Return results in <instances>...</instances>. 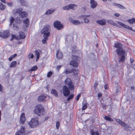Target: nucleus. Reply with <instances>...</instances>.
Returning a JSON list of instances; mask_svg holds the SVG:
<instances>
[{
    "mask_svg": "<svg viewBox=\"0 0 135 135\" xmlns=\"http://www.w3.org/2000/svg\"><path fill=\"white\" fill-rule=\"evenodd\" d=\"M122 45L119 43L115 44L114 47L117 48L116 52L119 55L117 60L119 62H124L125 60V51L122 48Z\"/></svg>",
    "mask_w": 135,
    "mask_h": 135,
    "instance_id": "nucleus-1",
    "label": "nucleus"
},
{
    "mask_svg": "<svg viewBox=\"0 0 135 135\" xmlns=\"http://www.w3.org/2000/svg\"><path fill=\"white\" fill-rule=\"evenodd\" d=\"M50 26L49 25L45 26L42 30L41 32L44 37L42 40L43 43H46V41L48 39L50 35Z\"/></svg>",
    "mask_w": 135,
    "mask_h": 135,
    "instance_id": "nucleus-2",
    "label": "nucleus"
},
{
    "mask_svg": "<svg viewBox=\"0 0 135 135\" xmlns=\"http://www.w3.org/2000/svg\"><path fill=\"white\" fill-rule=\"evenodd\" d=\"M33 111L35 113L39 116L43 115L45 113L44 108L42 105L41 104H37L36 105Z\"/></svg>",
    "mask_w": 135,
    "mask_h": 135,
    "instance_id": "nucleus-3",
    "label": "nucleus"
},
{
    "mask_svg": "<svg viewBox=\"0 0 135 135\" xmlns=\"http://www.w3.org/2000/svg\"><path fill=\"white\" fill-rule=\"evenodd\" d=\"M31 127L34 128L38 125V120L37 118H33L28 123Z\"/></svg>",
    "mask_w": 135,
    "mask_h": 135,
    "instance_id": "nucleus-4",
    "label": "nucleus"
},
{
    "mask_svg": "<svg viewBox=\"0 0 135 135\" xmlns=\"http://www.w3.org/2000/svg\"><path fill=\"white\" fill-rule=\"evenodd\" d=\"M65 82L66 83V84L69 87V88L71 90H73L74 89V86L70 79L67 78L65 80Z\"/></svg>",
    "mask_w": 135,
    "mask_h": 135,
    "instance_id": "nucleus-5",
    "label": "nucleus"
},
{
    "mask_svg": "<svg viewBox=\"0 0 135 135\" xmlns=\"http://www.w3.org/2000/svg\"><path fill=\"white\" fill-rule=\"evenodd\" d=\"M73 59V60H71L70 62V65L74 67H77L78 64L76 61L78 60V58L76 56H74Z\"/></svg>",
    "mask_w": 135,
    "mask_h": 135,
    "instance_id": "nucleus-6",
    "label": "nucleus"
},
{
    "mask_svg": "<svg viewBox=\"0 0 135 135\" xmlns=\"http://www.w3.org/2000/svg\"><path fill=\"white\" fill-rule=\"evenodd\" d=\"M54 27L58 30H61L63 28V25L61 24L60 22L58 21L54 22Z\"/></svg>",
    "mask_w": 135,
    "mask_h": 135,
    "instance_id": "nucleus-7",
    "label": "nucleus"
},
{
    "mask_svg": "<svg viewBox=\"0 0 135 135\" xmlns=\"http://www.w3.org/2000/svg\"><path fill=\"white\" fill-rule=\"evenodd\" d=\"M63 94L64 96L68 97L70 94V92L68 88L65 85L62 88Z\"/></svg>",
    "mask_w": 135,
    "mask_h": 135,
    "instance_id": "nucleus-8",
    "label": "nucleus"
},
{
    "mask_svg": "<svg viewBox=\"0 0 135 135\" xmlns=\"http://www.w3.org/2000/svg\"><path fill=\"white\" fill-rule=\"evenodd\" d=\"M77 7V5L74 4H70L67 5L63 7V9L64 10H68L70 9L74 10L75 9L74 7Z\"/></svg>",
    "mask_w": 135,
    "mask_h": 135,
    "instance_id": "nucleus-9",
    "label": "nucleus"
},
{
    "mask_svg": "<svg viewBox=\"0 0 135 135\" xmlns=\"http://www.w3.org/2000/svg\"><path fill=\"white\" fill-rule=\"evenodd\" d=\"M25 128L23 126L21 127L20 131L16 133V135H25Z\"/></svg>",
    "mask_w": 135,
    "mask_h": 135,
    "instance_id": "nucleus-10",
    "label": "nucleus"
},
{
    "mask_svg": "<svg viewBox=\"0 0 135 135\" xmlns=\"http://www.w3.org/2000/svg\"><path fill=\"white\" fill-rule=\"evenodd\" d=\"M10 33L9 31H4L2 33L1 37L5 38L8 37Z\"/></svg>",
    "mask_w": 135,
    "mask_h": 135,
    "instance_id": "nucleus-11",
    "label": "nucleus"
},
{
    "mask_svg": "<svg viewBox=\"0 0 135 135\" xmlns=\"http://www.w3.org/2000/svg\"><path fill=\"white\" fill-rule=\"evenodd\" d=\"M117 23L118 25H120L121 26H122L123 27H124L125 28H126L128 29L129 30H132L133 31H135V30H133L132 27H130L129 26L126 25L120 22H117Z\"/></svg>",
    "mask_w": 135,
    "mask_h": 135,
    "instance_id": "nucleus-12",
    "label": "nucleus"
},
{
    "mask_svg": "<svg viewBox=\"0 0 135 135\" xmlns=\"http://www.w3.org/2000/svg\"><path fill=\"white\" fill-rule=\"evenodd\" d=\"M90 3L91 4V7L92 8H95L97 5V2L94 0H90Z\"/></svg>",
    "mask_w": 135,
    "mask_h": 135,
    "instance_id": "nucleus-13",
    "label": "nucleus"
},
{
    "mask_svg": "<svg viewBox=\"0 0 135 135\" xmlns=\"http://www.w3.org/2000/svg\"><path fill=\"white\" fill-rule=\"evenodd\" d=\"M25 120V114L23 113H22L20 116V121L21 123L23 124Z\"/></svg>",
    "mask_w": 135,
    "mask_h": 135,
    "instance_id": "nucleus-14",
    "label": "nucleus"
},
{
    "mask_svg": "<svg viewBox=\"0 0 135 135\" xmlns=\"http://www.w3.org/2000/svg\"><path fill=\"white\" fill-rule=\"evenodd\" d=\"M56 10L55 9H50L48 10L45 13V14L47 15H49L50 14H51L53 13Z\"/></svg>",
    "mask_w": 135,
    "mask_h": 135,
    "instance_id": "nucleus-15",
    "label": "nucleus"
},
{
    "mask_svg": "<svg viewBox=\"0 0 135 135\" xmlns=\"http://www.w3.org/2000/svg\"><path fill=\"white\" fill-rule=\"evenodd\" d=\"M56 56L57 59L61 58L62 56V54L60 50H58L56 54Z\"/></svg>",
    "mask_w": 135,
    "mask_h": 135,
    "instance_id": "nucleus-16",
    "label": "nucleus"
},
{
    "mask_svg": "<svg viewBox=\"0 0 135 135\" xmlns=\"http://www.w3.org/2000/svg\"><path fill=\"white\" fill-rule=\"evenodd\" d=\"M22 8H18L16 9H15L13 11V14H15L18 13H20L22 11Z\"/></svg>",
    "mask_w": 135,
    "mask_h": 135,
    "instance_id": "nucleus-17",
    "label": "nucleus"
},
{
    "mask_svg": "<svg viewBox=\"0 0 135 135\" xmlns=\"http://www.w3.org/2000/svg\"><path fill=\"white\" fill-rule=\"evenodd\" d=\"M113 5L117 7L120 9H126V8L124 7L123 6L119 4H117L115 3H114L113 4Z\"/></svg>",
    "mask_w": 135,
    "mask_h": 135,
    "instance_id": "nucleus-18",
    "label": "nucleus"
},
{
    "mask_svg": "<svg viewBox=\"0 0 135 135\" xmlns=\"http://www.w3.org/2000/svg\"><path fill=\"white\" fill-rule=\"evenodd\" d=\"M45 96L41 95L38 98L37 100L38 101L41 102L43 101L45 99Z\"/></svg>",
    "mask_w": 135,
    "mask_h": 135,
    "instance_id": "nucleus-19",
    "label": "nucleus"
},
{
    "mask_svg": "<svg viewBox=\"0 0 135 135\" xmlns=\"http://www.w3.org/2000/svg\"><path fill=\"white\" fill-rule=\"evenodd\" d=\"M72 70V73H73V75L74 76H76L79 73V70L78 69H76L74 68H73L71 69Z\"/></svg>",
    "mask_w": 135,
    "mask_h": 135,
    "instance_id": "nucleus-20",
    "label": "nucleus"
},
{
    "mask_svg": "<svg viewBox=\"0 0 135 135\" xmlns=\"http://www.w3.org/2000/svg\"><path fill=\"white\" fill-rule=\"evenodd\" d=\"M97 22L101 25H104L105 24V21L102 20L97 21Z\"/></svg>",
    "mask_w": 135,
    "mask_h": 135,
    "instance_id": "nucleus-21",
    "label": "nucleus"
},
{
    "mask_svg": "<svg viewBox=\"0 0 135 135\" xmlns=\"http://www.w3.org/2000/svg\"><path fill=\"white\" fill-rule=\"evenodd\" d=\"M71 22L74 25H79L80 24V22L78 20H72Z\"/></svg>",
    "mask_w": 135,
    "mask_h": 135,
    "instance_id": "nucleus-22",
    "label": "nucleus"
},
{
    "mask_svg": "<svg viewBox=\"0 0 135 135\" xmlns=\"http://www.w3.org/2000/svg\"><path fill=\"white\" fill-rule=\"evenodd\" d=\"M51 93V94L54 95L56 97H57L58 96L57 91L55 90L52 89Z\"/></svg>",
    "mask_w": 135,
    "mask_h": 135,
    "instance_id": "nucleus-23",
    "label": "nucleus"
},
{
    "mask_svg": "<svg viewBox=\"0 0 135 135\" xmlns=\"http://www.w3.org/2000/svg\"><path fill=\"white\" fill-rule=\"evenodd\" d=\"M27 15L26 12L24 11L22 12L20 14V16L21 18L24 17H26Z\"/></svg>",
    "mask_w": 135,
    "mask_h": 135,
    "instance_id": "nucleus-24",
    "label": "nucleus"
},
{
    "mask_svg": "<svg viewBox=\"0 0 135 135\" xmlns=\"http://www.w3.org/2000/svg\"><path fill=\"white\" fill-rule=\"evenodd\" d=\"M17 64L16 61H14L12 62L11 64L10 67V68L15 67L16 66Z\"/></svg>",
    "mask_w": 135,
    "mask_h": 135,
    "instance_id": "nucleus-25",
    "label": "nucleus"
},
{
    "mask_svg": "<svg viewBox=\"0 0 135 135\" xmlns=\"http://www.w3.org/2000/svg\"><path fill=\"white\" fill-rule=\"evenodd\" d=\"M19 36L20 38L22 39H23L25 37V33L23 32H20L19 33Z\"/></svg>",
    "mask_w": 135,
    "mask_h": 135,
    "instance_id": "nucleus-26",
    "label": "nucleus"
},
{
    "mask_svg": "<svg viewBox=\"0 0 135 135\" xmlns=\"http://www.w3.org/2000/svg\"><path fill=\"white\" fill-rule=\"evenodd\" d=\"M127 21L130 24H132L133 22H135V18H132L131 19H129Z\"/></svg>",
    "mask_w": 135,
    "mask_h": 135,
    "instance_id": "nucleus-27",
    "label": "nucleus"
},
{
    "mask_svg": "<svg viewBox=\"0 0 135 135\" xmlns=\"http://www.w3.org/2000/svg\"><path fill=\"white\" fill-rule=\"evenodd\" d=\"M21 4L23 6H26L27 4V2L24 0H20Z\"/></svg>",
    "mask_w": 135,
    "mask_h": 135,
    "instance_id": "nucleus-28",
    "label": "nucleus"
},
{
    "mask_svg": "<svg viewBox=\"0 0 135 135\" xmlns=\"http://www.w3.org/2000/svg\"><path fill=\"white\" fill-rule=\"evenodd\" d=\"M23 22L26 24V26L27 27L28 26L29 20L28 18H27L25 20L23 21Z\"/></svg>",
    "mask_w": 135,
    "mask_h": 135,
    "instance_id": "nucleus-29",
    "label": "nucleus"
},
{
    "mask_svg": "<svg viewBox=\"0 0 135 135\" xmlns=\"http://www.w3.org/2000/svg\"><path fill=\"white\" fill-rule=\"evenodd\" d=\"M90 132L92 135H99V133L98 131L95 132L93 130H91Z\"/></svg>",
    "mask_w": 135,
    "mask_h": 135,
    "instance_id": "nucleus-30",
    "label": "nucleus"
},
{
    "mask_svg": "<svg viewBox=\"0 0 135 135\" xmlns=\"http://www.w3.org/2000/svg\"><path fill=\"white\" fill-rule=\"evenodd\" d=\"M104 118L105 120L110 121H112L113 120L112 119L110 118L107 116H105L104 117Z\"/></svg>",
    "mask_w": 135,
    "mask_h": 135,
    "instance_id": "nucleus-31",
    "label": "nucleus"
},
{
    "mask_svg": "<svg viewBox=\"0 0 135 135\" xmlns=\"http://www.w3.org/2000/svg\"><path fill=\"white\" fill-rule=\"evenodd\" d=\"M5 8V6L1 3H0V9L1 10H4Z\"/></svg>",
    "mask_w": 135,
    "mask_h": 135,
    "instance_id": "nucleus-32",
    "label": "nucleus"
},
{
    "mask_svg": "<svg viewBox=\"0 0 135 135\" xmlns=\"http://www.w3.org/2000/svg\"><path fill=\"white\" fill-rule=\"evenodd\" d=\"M15 22L17 23H20V17H16L15 19Z\"/></svg>",
    "mask_w": 135,
    "mask_h": 135,
    "instance_id": "nucleus-33",
    "label": "nucleus"
},
{
    "mask_svg": "<svg viewBox=\"0 0 135 135\" xmlns=\"http://www.w3.org/2000/svg\"><path fill=\"white\" fill-rule=\"evenodd\" d=\"M35 54L37 55L36 60L38 59L40 57V53L37 50L35 51Z\"/></svg>",
    "mask_w": 135,
    "mask_h": 135,
    "instance_id": "nucleus-34",
    "label": "nucleus"
},
{
    "mask_svg": "<svg viewBox=\"0 0 135 135\" xmlns=\"http://www.w3.org/2000/svg\"><path fill=\"white\" fill-rule=\"evenodd\" d=\"M74 97V95L73 94L70 95L67 98V100L68 101H69L70 99H72Z\"/></svg>",
    "mask_w": 135,
    "mask_h": 135,
    "instance_id": "nucleus-35",
    "label": "nucleus"
},
{
    "mask_svg": "<svg viewBox=\"0 0 135 135\" xmlns=\"http://www.w3.org/2000/svg\"><path fill=\"white\" fill-rule=\"evenodd\" d=\"M15 20V19L13 17H11V18L10 19V23L9 24V26H11L12 24L13 23V21Z\"/></svg>",
    "mask_w": 135,
    "mask_h": 135,
    "instance_id": "nucleus-36",
    "label": "nucleus"
},
{
    "mask_svg": "<svg viewBox=\"0 0 135 135\" xmlns=\"http://www.w3.org/2000/svg\"><path fill=\"white\" fill-rule=\"evenodd\" d=\"M120 124L121 126L125 128L127 127H128V125L126 124L122 121L120 123Z\"/></svg>",
    "mask_w": 135,
    "mask_h": 135,
    "instance_id": "nucleus-37",
    "label": "nucleus"
},
{
    "mask_svg": "<svg viewBox=\"0 0 135 135\" xmlns=\"http://www.w3.org/2000/svg\"><path fill=\"white\" fill-rule=\"evenodd\" d=\"M13 28L15 30H18L19 29V27H18L17 25V24H13Z\"/></svg>",
    "mask_w": 135,
    "mask_h": 135,
    "instance_id": "nucleus-38",
    "label": "nucleus"
},
{
    "mask_svg": "<svg viewBox=\"0 0 135 135\" xmlns=\"http://www.w3.org/2000/svg\"><path fill=\"white\" fill-rule=\"evenodd\" d=\"M37 69V67L36 66H33L31 69V70L32 71H35Z\"/></svg>",
    "mask_w": 135,
    "mask_h": 135,
    "instance_id": "nucleus-39",
    "label": "nucleus"
},
{
    "mask_svg": "<svg viewBox=\"0 0 135 135\" xmlns=\"http://www.w3.org/2000/svg\"><path fill=\"white\" fill-rule=\"evenodd\" d=\"M34 56L32 54L30 53L28 56V58L30 59V58L33 59V58Z\"/></svg>",
    "mask_w": 135,
    "mask_h": 135,
    "instance_id": "nucleus-40",
    "label": "nucleus"
},
{
    "mask_svg": "<svg viewBox=\"0 0 135 135\" xmlns=\"http://www.w3.org/2000/svg\"><path fill=\"white\" fill-rule=\"evenodd\" d=\"M83 107L82 108V110H85L87 108V106L86 104H83Z\"/></svg>",
    "mask_w": 135,
    "mask_h": 135,
    "instance_id": "nucleus-41",
    "label": "nucleus"
},
{
    "mask_svg": "<svg viewBox=\"0 0 135 135\" xmlns=\"http://www.w3.org/2000/svg\"><path fill=\"white\" fill-rule=\"evenodd\" d=\"M65 73L66 74H70L72 73V70H66L65 71Z\"/></svg>",
    "mask_w": 135,
    "mask_h": 135,
    "instance_id": "nucleus-42",
    "label": "nucleus"
},
{
    "mask_svg": "<svg viewBox=\"0 0 135 135\" xmlns=\"http://www.w3.org/2000/svg\"><path fill=\"white\" fill-rule=\"evenodd\" d=\"M52 74V73L51 71H49L48 72L47 76L48 78H50L51 77V75Z\"/></svg>",
    "mask_w": 135,
    "mask_h": 135,
    "instance_id": "nucleus-43",
    "label": "nucleus"
},
{
    "mask_svg": "<svg viewBox=\"0 0 135 135\" xmlns=\"http://www.w3.org/2000/svg\"><path fill=\"white\" fill-rule=\"evenodd\" d=\"M83 20L84 21L85 23H88L89 22V20L88 19L86 18H83Z\"/></svg>",
    "mask_w": 135,
    "mask_h": 135,
    "instance_id": "nucleus-44",
    "label": "nucleus"
},
{
    "mask_svg": "<svg viewBox=\"0 0 135 135\" xmlns=\"http://www.w3.org/2000/svg\"><path fill=\"white\" fill-rule=\"evenodd\" d=\"M3 87L2 85L0 84V91L2 93L3 92Z\"/></svg>",
    "mask_w": 135,
    "mask_h": 135,
    "instance_id": "nucleus-45",
    "label": "nucleus"
},
{
    "mask_svg": "<svg viewBox=\"0 0 135 135\" xmlns=\"http://www.w3.org/2000/svg\"><path fill=\"white\" fill-rule=\"evenodd\" d=\"M56 128L57 129H58L59 128V127L60 126V123L59 122H57L56 124Z\"/></svg>",
    "mask_w": 135,
    "mask_h": 135,
    "instance_id": "nucleus-46",
    "label": "nucleus"
},
{
    "mask_svg": "<svg viewBox=\"0 0 135 135\" xmlns=\"http://www.w3.org/2000/svg\"><path fill=\"white\" fill-rule=\"evenodd\" d=\"M61 67V65H59L58 66H57L56 67V70L58 71H59V69Z\"/></svg>",
    "mask_w": 135,
    "mask_h": 135,
    "instance_id": "nucleus-47",
    "label": "nucleus"
},
{
    "mask_svg": "<svg viewBox=\"0 0 135 135\" xmlns=\"http://www.w3.org/2000/svg\"><path fill=\"white\" fill-rule=\"evenodd\" d=\"M80 96V94H78L76 96V100L78 101L79 99V98Z\"/></svg>",
    "mask_w": 135,
    "mask_h": 135,
    "instance_id": "nucleus-48",
    "label": "nucleus"
},
{
    "mask_svg": "<svg viewBox=\"0 0 135 135\" xmlns=\"http://www.w3.org/2000/svg\"><path fill=\"white\" fill-rule=\"evenodd\" d=\"M7 3L8 5L9 6H12L13 4V3L12 2L9 3Z\"/></svg>",
    "mask_w": 135,
    "mask_h": 135,
    "instance_id": "nucleus-49",
    "label": "nucleus"
},
{
    "mask_svg": "<svg viewBox=\"0 0 135 135\" xmlns=\"http://www.w3.org/2000/svg\"><path fill=\"white\" fill-rule=\"evenodd\" d=\"M116 121L120 124V123L122 121L121 120H120L119 119H116Z\"/></svg>",
    "mask_w": 135,
    "mask_h": 135,
    "instance_id": "nucleus-50",
    "label": "nucleus"
},
{
    "mask_svg": "<svg viewBox=\"0 0 135 135\" xmlns=\"http://www.w3.org/2000/svg\"><path fill=\"white\" fill-rule=\"evenodd\" d=\"M13 57L12 55H11L9 58V61H11L12 59L13 58Z\"/></svg>",
    "mask_w": 135,
    "mask_h": 135,
    "instance_id": "nucleus-51",
    "label": "nucleus"
},
{
    "mask_svg": "<svg viewBox=\"0 0 135 135\" xmlns=\"http://www.w3.org/2000/svg\"><path fill=\"white\" fill-rule=\"evenodd\" d=\"M104 88L105 89H108V86L107 84H106L104 86Z\"/></svg>",
    "mask_w": 135,
    "mask_h": 135,
    "instance_id": "nucleus-52",
    "label": "nucleus"
},
{
    "mask_svg": "<svg viewBox=\"0 0 135 135\" xmlns=\"http://www.w3.org/2000/svg\"><path fill=\"white\" fill-rule=\"evenodd\" d=\"M114 15L116 17H118L120 16V15L118 13H115L114 14Z\"/></svg>",
    "mask_w": 135,
    "mask_h": 135,
    "instance_id": "nucleus-53",
    "label": "nucleus"
},
{
    "mask_svg": "<svg viewBox=\"0 0 135 135\" xmlns=\"http://www.w3.org/2000/svg\"><path fill=\"white\" fill-rule=\"evenodd\" d=\"M130 60L131 62V63H133L134 61V60L132 58H130Z\"/></svg>",
    "mask_w": 135,
    "mask_h": 135,
    "instance_id": "nucleus-54",
    "label": "nucleus"
},
{
    "mask_svg": "<svg viewBox=\"0 0 135 135\" xmlns=\"http://www.w3.org/2000/svg\"><path fill=\"white\" fill-rule=\"evenodd\" d=\"M83 18H87L90 16L89 15H83Z\"/></svg>",
    "mask_w": 135,
    "mask_h": 135,
    "instance_id": "nucleus-55",
    "label": "nucleus"
},
{
    "mask_svg": "<svg viewBox=\"0 0 135 135\" xmlns=\"http://www.w3.org/2000/svg\"><path fill=\"white\" fill-rule=\"evenodd\" d=\"M12 38L11 39V40H12L14 38H15V36L13 35H12Z\"/></svg>",
    "mask_w": 135,
    "mask_h": 135,
    "instance_id": "nucleus-56",
    "label": "nucleus"
},
{
    "mask_svg": "<svg viewBox=\"0 0 135 135\" xmlns=\"http://www.w3.org/2000/svg\"><path fill=\"white\" fill-rule=\"evenodd\" d=\"M102 94L100 93H99L98 94V97H101L102 96Z\"/></svg>",
    "mask_w": 135,
    "mask_h": 135,
    "instance_id": "nucleus-57",
    "label": "nucleus"
},
{
    "mask_svg": "<svg viewBox=\"0 0 135 135\" xmlns=\"http://www.w3.org/2000/svg\"><path fill=\"white\" fill-rule=\"evenodd\" d=\"M102 107L103 109H105V105H103L102 106Z\"/></svg>",
    "mask_w": 135,
    "mask_h": 135,
    "instance_id": "nucleus-58",
    "label": "nucleus"
},
{
    "mask_svg": "<svg viewBox=\"0 0 135 135\" xmlns=\"http://www.w3.org/2000/svg\"><path fill=\"white\" fill-rule=\"evenodd\" d=\"M17 55V54H14L13 55H12V56L14 58L15 56H16Z\"/></svg>",
    "mask_w": 135,
    "mask_h": 135,
    "instance_id": "nucleus-59",
    "label": "nucleus"
},
{
    "mask_svg": "<svg viewBox=\"0 0 135 135\" xmlns=\"http://www.w3.org/2000/svg\"><path fill=\"white\" fill-rule=\"evenodd\" d=\"M131 89L132 90H134L135 89L134 87L133 86L131 87Z\"/></svg>",
    "mask_w": 135,
    "mask_h": 135,
    "instance_id": "nucleus-60",
    "label": "nucleus"
},
{
    "mask_svg": "<svg viewBox=\"0 0 135 135\" xmlns=\"http://www.w3.org/2000/svg\"><path fill=\"white\" fill-rule=\"evenodd\" d=\"M97 85V83H95L94 84V86L95 87H96Z\"/></svg>",
    "mask_w": 135,
    "mask_h": 135,
    "instance_id": "nucleus-61",
    "label": "nucleus"
},
{
    "mask_svg": "<svg viewBox=\"0 0 135 135\" xmlns=\"http://www.w3.org/2000/svg\"><path fill=\"white\" fill-rule=\"evenodd\" d=\"M1 1L2 2L5 3L6 1L5 0H1Z\"/></svg>",
    "mask_w": 135,
    "mask_h": 135,
    "instance_id": "nucleus-62",
    "label": "nucleus"
},
{
    "mask_svg": "<svg viewBox=\"0 0 135 135\" xmlns=\"http://www.w3.org/2000/svg\"><path fill=\"white\" fill-rule=\"evenodd\" d=\"M1 35H2V32H1L0 31V37H1Z\"/></svg>",
    "mask_w": 135,
    "mask_h": 135,
    "instance_id": "nucleus-63",
    "label": "nucleus"
},
{
    "mask_svg": "<svg viewBox=\"0 0 135 135\" xmlns=\"http://www.w3.org/2000/svg\"><path fill=\"white\" fill-rule=\"evenodd\" d=\"M103 1L105 2V1H107V0H103Z\"/></svg>",
    "mask_w": 135,
    "mask_h": 135,
    "instance_id": "nucleus-64",
    "label": "nucleus"
}]
</instances>
